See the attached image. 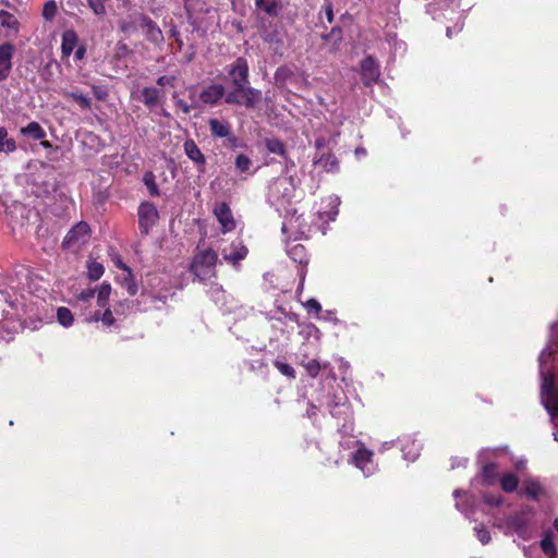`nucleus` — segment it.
Here are the masks:
<instances>
[{"mask_svg": "<svg viewBox=\"0 0 558 558\" xmlns=\"http://www.w3.org/2000/svg\"><path fill=\"white\" fill-rule=\"evenodd\" d=\"M101 314L100 311H96L89 318V322H101Z\"/></svg>", "mask_w": 558, "mask_h": 558, "instance_id": "nucleus-60", "label": "nucleus"}, {"mask_svg": "<svg viewBox=\"0 0 558 558\" xmlns=\"http://www.w3.org/2000/svg\"><path fill=\"white\" fill-rule=\"evenodd\" d=\"M482 476L486 483H492L496 477V470L493 464H487L483 468Z\"/></svg>", "mask_w": 558, "mask_h": 558, "instance_id": "nucleus-43", "label": "nucleus"}, {"mask_svg": "<svg viewBox=\"0 0 558 558\" xmlns=\"http://www.w3.org/2000/svg\"><path fill=\"white\" fill-rule=\"evenodd\" d=\"M128 292L130 295L134 296L137 293V286L135 282L131 281L128 283Z\"/></svg>", "mask_w": 558, "mask_h": 558, "instance_id": "nucleus-57", "label": "nucleus"}, {"mask_svg": "<svg viewBox=\"0 0 558 558\" xmlns=\"http://www.w3.org/2000/svg\"><path fill=\"white\" fill-rule=\"evenodd\" d=\"M118 266H119L121 269H123V270H126V271L131 272V269H130L126 265H124V264H122V263H121V264H119Z\"/></svg>", "mask_w": 558, "mask_h": 558, "instance_id": "nucleus-62", "label": "nucleus"}, {"mask_svg": "<svg viewBox=\"0 0 558 558\" xmlns=\"http://www.w3.org/2000/svg\"><path fill=\"white\" fill-rule=\"evenodd\" d=\"M284 0H255L256 9L269 17H277L283 9Z\"/></svg>", "mask_w": 558, "mask_h": 558, "instance_id": "nucleus-14", "label": "nucleus"}, {"mask_svg": "<svg viewBox=\"0 0 558 558\" xmlns=\"http://www.w3.org/2000/svg\"><path fill=\"white\" fill-rule=\"evenodd\" d=\"M264 143H265L266 149L269 153L279 155L281 157H287V147H286V144L281 140L276 138V137H268V138H265Z\"/></svg>", "mask_w": 558, "mask_h": 558, "instance_id": "nucleus-21", "label": "nucleus"}, {"mask_svg": "<svg viewBox=\"0 0 558 558\" xmlns=\"http://www.w3.org/2000/svg\"><path fill=\"white\" fill-rule=\"evenodd\" d=\"M119 28L124 34H130L132 31L135 29V23L132 21L123 20L119 23Z\"/></svg>", "mask_w": 558, "mask_h": 558, "instance_id": "nucleus-49", "label": "nucleus"}, {"mask_svg": "<svg viewBox=\"0 0 558 558\" xmlns=\"http://www.w3.org/2000/svg\"><path fill=\"white\" fill-rule=\"evenodd\" d=\"M274 365L283 376L290 379H294L296 377L295 371L290 364L276 360Z\"/></svg>", "mask_w": 558, "mask_h": 558, "instance_id": "nucleus-36", "label": "nucleus"}, {"mask_svg": "<svg viewBox=\"0 0 558 558\" xmlns=\"http://www.w3.org/2000/svg\"><path fill=\"white\" fill-rule=\"evenodd\" d=\"M57 318H58V322L63 327H70L73 325V322H74L72 312L70 311V308H68L65 306H61L57 310Z\"/></svg>", "mask_w": 558, "mask_h": 558, "instance_id": "nucleus-30", "label": "nucleus"}, {"mask_svg": "<svg viewBox=\"0 0 558 558\" xmlns=\"http://www.w3.org/2000/svg\"><path fill=\"white\" fill-rule=\"evenodd\" d=\"M217 253L211 248L198 251L192 258L189 270L199 281L216 276Z\"/></svg>", "mask_w": 558, "mask_h": 558, "instance_id": "nucleus-2", "label": "nucleus"}, {"mask_svg": "<svg viewBox=\"0 0 558 558\" xmlns=\"http://www.w3.org/2000/svg\"><path fill=\"white\" fill-rule=\"evenodd\" d=\"M208 126L210 131V135L214 138H225L227 135H230L231 124L227 121H222L216 118H210L208 120Z\"/></svg>", "mask_w": 558, "mask_h": 558, "instance_id": "nucleus-15", "label": "nucleus"}, {"mask_svg": "<svg viewBox=\"0 0 558 558\" xmlns=\"http://www.w3.org/2000/svg\"><path fill=\"white\" fill-rule=\"evenodd\" d=\"M226 88L221 84H211L204 88L199 94V100L209 106H216L227 95Z\"/></svg>", "mask_w": 558, "mask_h": 558, "instance_id": "nucleus-10", "label": "nucleus"}, {"mask_svg": "<svg viewBox=\"0 0 558 558\" xmlns=\"http://www.w3.org/2000/svg\"><path fill=\"white\" fill-rule=\"evenodd\" d=\"M105 268L101 263L90 260L87 265V276L90 280L96 281L104 275Z\"/></svg>", "mask_w": 558, "mask_h": 558, "instance_id": "nucleus-29", "label": "nucleus"}, {"mask_svg": "<svg viewBox=\"0 0 558 558\" xmlns=\"http://www.w3.org/2000/svg\"><path fill=\"white\" fill-rule=\"evenodd\" d=\"M322 38L326 41L331 40L337 46L342 40V28L335 26L328 34H324Z\"/></svg>", "mask_w": 558, "mask_h": 558, "instance_id": "nucleus-39", "label": "nucleus"}, {"mask_svg": "<svg viewBox=\"0 0 558 558\" xmlns=\"http://www.w3.org/2000/svg\"><path fill=\"white\" fill-rule=\"evenodd\" d=\"M507 451H508V448L507 447H502V448L494 449L490 453H507Z\"/></svg>", "mask_w": 558, "mask_h": 558, "instance_id": "nucleus-61", "label": "nucleus"}, {"mask_svg": "<svg viewBox=\"0 0 558 558\" xmlns=\"http://www.w3.org/2000/svg\"><path fill=\"white\" fill-rule=\"evenodd\" d=\"M0 23L3 27L12 28L17 31L20 23L17 19L10 12L1 10L0 11Z\"/></svg>", "mask_w": 558, "mask_h": 558, "instance_id": "nucleus-31", "label": "nucleus"}, {"mask_svg": "<svg viewBox=\"0 0 558 558\" xmlns=\"http://www.w3.org/2000/svg\"><path fill=\"white\" fill-rule=\"evenodd\" d=\"M170 36L174 38L175 43L178 44V49L181 50L182 46H183V41L180 36V32L175 27H173L170 31Z\"/></svg>", "mask_w": 558, "mask_h": 558, "instance_id": "nucleus-50", "label": "nucleus"}, {"mask_svg": "<svg viewBox=\"0 0 558 558\" xmlns=\"http://www.w3.org/2000/svg\"><path fill=\"white\" fill-rule=\"evenodd\" d=\"M510 525L514 531L520 532L523 526V523L520 521L519 517H514L511 519Z\"/></svg>", "mask_w": 558, "mask_h": 558, "instance_id": "nucleus-52", "label": "nucleus"}, {"mask_svg": "<svg viewBox=\"0 0 558 558\" xmlns=\"http://www.w3.org/2000/svg\"><path fill=\"white\" fill-rule=\"evenodd\" d=\"M305 307L307 308L308 312L313 311L316 316H318L319 313L322 312V305L319 304V302L316 299H310L305 303Z\"/></svg>", "mask_w": 558, "mask_h": 558, "instance_id": "nucleus-48", "label": "nucleus"}, {"mask_svg": "<svg viewBox=\"0 0 558 558\" xmlns=\"http://www.w3.org/2000/svg\"><path fill=\"white\" fill-rule=\"evenodd\" d=\"M485 501L490 506H498L501 502L499 497H486Z\"/></svg>", "mask_w": 558, "mask_h": 558, "instance_id": "nucleus-58", "label": "nucleus"}, {"mask_svg": "<svg viewBox=\"0 0 558 558\" xmlns=\"http://www.w3.org/2000/svg\"><path fill=\"white\" fill-rule=\"evenodd\" d=\"M177 83V77L174 75H162L157 78V84L159 86L169 85L173 87Z\"/></svg>", "mask_w": 558, "mask_h": 558, "instance_id": "nucleus-47", "label": "nucleus"}, {"mask_svg": "<svg viewBox=\"0 0 558 558\" xmlns=\"http://www.w3.org/2000/svg\"><path fill=\"white\" fill-rule=\"evenodd\" d=\"M61 95L65 99H71V100L75 101L82 110H90L92 109V99L88 96H86L77 90H63L61 93Z\"/></svg>", "mask_w": 558, "mask_h": 558, "instance_id": "nucleus-16", "label": "nucleus"}, {"mask_svg": "<svg viewBox=\"0 0 558 558\" xmlns=\"http://www.w3.org/2000/svg\"><path fill=\"white\" fill-rule=\"evenodd\" d=\"M133 53V50L123 41H119L116 46L114 50V59L121 60L130 57Z\"/></svg>", "mask_w": 558, "mask_h": 558, "instance_id": "nucleus-38", "label": "nucleus"}, {"mask_svg": "<svg viewBox=\"0 0 558 558\" xmlns=\"http://www.w3.org/2000/svg\"><path fill=\"white\" fill-rule=\"evenodd\" d=\"M89 234L90 228L88 223L80 221L66 233L62 241V246L65 248H78L88 241Z\"/></svg>", "mask_w": 558, "mask_h": 558, "instance_id": "nucleus-5", "label": "nucleus"}, {"mask_svg": "<svg viewBox=\"0 0 558 558\" xmlns=\"http://www.w3.org/2000/svg\"><path fill=\"white\" fill-rule=\"evenodd\" d=\"M282 158L284 160L286 171H289L291 168L295 167V162L289 157L288 154H287V157H282Z\"/></svg>", "mask_w": 558, "mask_h": 558, "instance_id": "nucleus-56", "label": "nucleus"}, {"mask_svg": "<svg viewBox=\"0 0 558 558\" xmlns=\"http://www.w3.org/2000/svg\"><path fill=\"white\" fill-rule=\"evenodd\" d=\"M247 253L248 250L242 241H233L230 245V252L225 250L222 255L226 262L235 266L246 257Z\"/></svg>", "mask_w": 558, "mask_h": 558, "instance_id": "nucleus-12", "label": "nucleus"}, {"mask_svg": "<svg viewBox=\"0 0 558 558\" xmlns=\"http://www.w3.org/2000/svg\"><path fill=\"white\" fill-rule=\"evenodd\" d=\"M40 145L44 147V148H47V149H52L54 151H58L60 149L59 146H53L49 141L43 138L40 140Z\"/></svg>", "mask_w": 558, "mask_h": 558, "instance_id": "nucleus-55", "label": "nucleus"}, {"mask_svg": "<svg viewBox=\"0 0 558 558\" xmlns=\"http://www.w3.org/2000/svg\"><path fill=\"white\" fill-rule=\"evenodd\" d=\"M287 253L294 263H298L301 266V269L299 271V288H302L306 276L305 268L308 264L307 250L301 243H290L288 244Z\"/></svg>", "mask_w": 558, "mask_h": 558, "instance_id": "nucleus-6", "label": "nucleus"}, {"mask_svg": "<svg viewBox=\"0 0 558 558\" xmlns=\"http://www.w3.org/2000/svg\"><path fill=\"white\" fill-rule=\"evenodd\" d=\"M541 548L548 558H558L556 546L550 534H546L541 541Z\"/></svg>", "mask_w": 558, "mask_h": 558, "instance_id": "nucleus-28", "label": "nucleus"}, {"mask_svg": "<svg viewBox=\"0 0 558 558\" xmlns=\"http://www.w3.org/2000/svg\"><path fill=\"white\" fill-rule=\"evenodd\" d=\"M94 294H95V290L88 289L86 291L81 292L80 299L83 301H88L89 299H92L94 296Z\"/></svg>", "mask_w": 558, "mask_h": 558, "instance_id": "nucleus-54", "label": "nucleus"}, {"mask_svg": "<svg viewBox=\"0 0 558 558\" xmlns=\"http://www.w3.org/2000/svg\"><path fill=\"white\" fill-rule=\"evenodd\" d=\"M105 1L106 0H87V3L96 15H101L106 12Z\"/></svg>", "mask_w": 558, "mask_h": 558, "instance_id": "nucleus-42", "label": "nucleus"}, {"mask_svg": "<svg viewBox=\"0 0 558 558\" xmlns=\"http://www.w3.org/2000/svg\"><path fill=\"white\" fill-rule=\"evenodd\" d=\"M456 507L460 510V511H463L464 509L462 508L461 504L459 501L456 502Z\"/></svg>", "mask_w": 558, "mask_h": 558, "instance_id": "nucleus-64", "label": "nucleus"}, {"mask_svg": "<svg viewBox=\"0 0 558 558\" xmlns=\"http://www.w3.org/2000/svg\"><path fill=\"white\" fill-rule=\"evenodd\" d=\"M301 365L305 368L308 376L316 378L322 371V365L318 360L312 359L308 361H302Z\"/></svg>", "mask_w": 558, "mask_h": 558, "instance_id": "nucleus-33", "label": "nucleus"}, {"mask_svg": "<svg viewBox=\"0 0 558 558\" xmlns=\"http://www.w3.org/2000/svg\"><path fill=\"white\" fill-rule=\"evenodd\" d=\"M234 165L239 172L244 173L250 170L252 160L246 155L240 154L235 157Z\"/></svg>", "mask_w": 558, "mask_h": 558, "instance_id": "nucleus-34", "label": "nucleus"}, {"mask_svg": "<svg viewBox=\"0 0 558 558\" xmlns=\"http://www.w3.org/2000/svg\"><path fill=\"white\" fill-rule=\"evenodd\" d=\"M172 98H173L175 108L181 110L184 114L191 113V111L193 109H196L198 107L197 102L195 101V90H194V87H192L190 89V98L192 100L191 104H189L187 101H185L183 99H179L177 93H174L172 95Z\"/></svg>", "mask_w": 558, "mask_h": 558, "instance_id": "nucleus-19", "label": "nucleus"}, {"mask_svg": "<svg viewBox=\"0 0 558 558\" xmlns=\"http://www.w3.org/2000/svg\"><path fill=\"white\" fill-rule=\"evenodd\" d=\"M325 14H326V19H327L328 23H332V21H333V11H332L331 3H328L325 7Z\"/></svg>", "mask_w": 558, "mask_h": 558, "instance_id": "nucleus-53", "label": "nucleus"}, {"mask_svg": "<svg viewBox=\"0 0 558 558\" xmlns=\"http://www.w3.org/2000/svg\"><path fill=\"white\" fill-rule=\"evenodd\" d=\"M101 323L107 327L114 325L116 319L110 308L106 307L105 312L101 314Z\"/></svg>", "mask_w": 558, "mask_h": 558, "instance_id": "nucleus-46", "label": "nucleus"}, {"mask_svg": "<svg viewBox=\"0 0 558 558\" xmlns=\"http://www.w3.org/2000/svg\"><path fill=\"white\" fill-rule=\"evenodd\" d=\"M337 465H351L357 469L364 476L374 474L378 468V462L374 460V456H342L341 461L336 460Z\"/></svg>", "mask_w": 558, "mask_h": 558, "instance_id": "nucleus-4", "label": "nucleus"}, {"mask_svg": "<svg viewBox=\"0 0 558 558\" xmlns=\"http://www.w3.org/2000/svg\"><path fill=\"white\" fill-rule=\"evenodd\" d=\"M21 133L25 136H31L34 140H43L46 137L45 130L36 121H32L25 128H22Z\"/></svg>", "mask_w": 558, "mask_h": 558, "instance_id": "nucleus-22", "label": "nucleus"}, {"mask_svg": "<svg viewBox=\"0 0 558 558\" xmlns=\"http://www.w3.org/2000/svg\"><path fill=\"white\" fill-rule=\"evenodd\" d=\"M143 183L147 187L149 194L154 197L160 196V191L156 182V175L153 171H146L143 175Z\"/></svg>", "mask_w": 558, "mask_h": 558, "instance_id": "nucleus-27", "label": "nucleus"}, {"mask_svg": "<svg viewBox=\"0 0 558 558\" xmlns=\"http://www.w3.org/2000/svg\"><path fill=\"white\" fill-rule=\"evenodd\" d=\"M541 374L543 376L541 388L542 397L549 392L556 391L557 389L555 385V375L551 372H545L544 369L541 371Z\"/></svg>", "mask_w": 558, "mask_h": 558, "instance_id": "nucleus-26", "label": "nucleus"}, {"mask_svg": "<svg viewBox=\"0 0 558 558\" xmlns=\"http://www.w3.org/2000/svg\"><path fill=\"white\" fill-rule=\"evenodd\" d=\"M500 484L505 492L511 493L518 486V478L513 474H506L501 477Z\"/></svg>", "mask_w": 558, "mask_h": 558, "instance_id": "nucleus-35", "label": "nucleus"}, {"mask_svg": "<svg viewBox=\"0 0 558 558\" xmlns=\"http://www.w3.org/2000/svg\"><path fill=\"white\" fill-rule=\"evenodd\" d=\"M92 90L97 100L105 101L108 98V90L105 86L93 85Z\"/></svg>", "mask_w": 558, "mask_h": 558, "instance_id": "nucleus-44", "label": "nucleus"}, {"mask_svg": "<svg viewBox=\"0 0 558 558\" xmlns=\"http://www.w3.org/2000/svg\"><path fill=\"white\" fill-rule=\"evenodd\" d=\"M349 441L357 446V448L352 453H373L372 451L367 450L363 445H361L357 440L351 439Z\"/></svg>", "mask_w": 558, "mask_h": 558, "instance_id": "nucleus-51", "label": "nucleus"}, {"mask_svg": "<svg viewBox=\"0 0 558 558\" xmlns=\"http://www.w3.org/2000/svg\"><path fill=\"white\" fill-rule=\"evenodd\" d=\"M379 66L374 57L367 56L361 61V76L365 86H372L379 78Z\"/></svg>", "mask_w": 558, "mask_h": 558, "instance_id": "nucleus-8", "label": "nucleus"}, {"mask_svg": "<svg viewBox=\"0 0 558 558\" xmlns=\"http://www.w3.org/2000/svg\"><path fill=\"white\" fill-rule=\"evenodd\" d=\"M214 214L221 225V231L223 233L231 232L235 229L236 223L227 203L222 202L217 204L214 208Z\"/></svg>", "mask_w": 558, "mask_h": 558, "instance_id": "nucleus-9", "label": "nucleus"}, {"mask_svg": "<svg viewBox=\"0 0 558 558\" xmlns=\"http://www.w3.org/2000/svg\"><path fill=\"white\" fill-rule=\"evenodd\" d=\"M138 229L142 235H148L159 220V213L150 202H142L137 210Z\"/></svg>", "mask_w": 558, "mask_h": 558, "instance_id": "nucleus-3", "label": "nucleus"}, {"mask_svg": "<svg viewBox=\"0 0 558 558\" xmlns=\"http://www.w3.org/2000/svg\"><path fill=\"white\" fill-rule=\"evenodd\" d=\"M160 98V90L156 87H144L141 92L140 99L147 108L157 106Z\"/></svg>", "mask_w": 558, "mask_h": 558, "instance_id": "nucleus-17", "label": "nucleus"}, {"mask_svg": "<svg viewBox=\"0 0 558 558\" xmlns=\"http://www.w3.org/2000/svg\"><path fill=\"white\" fill-rule=\"evenodd\" d=\"M184 153L202 171L206 165V158L198 148L197 144L193 140H186L184 142Z\"/></svg>", "mask_w": 558, "mask_h": 558, "instance_id": "nucleus-13", "label": "nucleus"}, {"mask_svg": "<svg viewBox=\"0 0 558 558\" xmlns=\"http://www.w3.org/2000/svg\"><path fill=\"white\" fill-rule=\"evenodd\" d=\"M316 165L320 166L328 172L335 171L339 167L337 157L331 153L323 154L316 161Z\"/></svg>", "mask_w": 558, "mask_h": 558, "instance_id": "nucleus-23", "label": "nucleus"}, {"mask_svg": "<svg viewBox=\"0 0 558 558\" xmlns=\"http://www.w3.org/2000/svg\"><path fill=\"white\" fill-rule=\"evenodd\" d=\"M14 53V46L10 43L0 45V81L5 80L12 68V57Z\"/></svg>", "mask_w": 558, "mask_h": 558, "instance_id": "nucleus-11", "label": "nucleus"}, {"mask_svg": "<svg viewBox=\"0 0 558 558\" xmlns=\"http://www.w3.org/2000/svg\"><path fill=\"white\" fill-rule=\"evenodd\" d=\"M475 532H476V536L478 538V541L483 544V545H486L489 543L490 541V533L488 530H486L485 527L481 526V527H475Z\"/></svg>", "mask_w": 558, "mask_h": 558, "instance_id": "nucleus-45", "label": "nucleus"}, {"mask_svg": "<svg viewBox=\"0 0 558 558\" xmlns=\"http://www.w3.org/2000/svg\"><path fill=\"white\" fill-rule=\"evenodd\" d=\"M76 45H77V34L72 29L65 31L62 35V43H61L62 54L65 57L71 56V53L73 52Z\"/></svg>", "mask_w": 558, "mask_h": 558, "instance_id": "nucleus-18", "label": "nucleus"}, {"mask_svg": "<svg viewBox=\"0 0 558 558\" xmlns=\"http://www.w3.org/2000/svg\"><path fill=\"white\" fill-rule=\"evenodd\" d=\"M16 149L14 138L8 137V130L4 126L0 128V153H12Z\"/></svg>", "mask_w": 558, "mask_h": 558, "instance_id": "nucleus-25", "label": "nucleus"}, {"mask_svg": "<svg viewBox=\"0 0 558 558\" xmlns=\"http://www.w3.org/2000/svg\"><path fill=\"white\" fill-rule=\"evenodd\" d=\"M85 51H86L85 47H83V46L78 47L75 51V59L82 60L85 56Z\"/></svg>", "mask_w": 558, "mask_h": 558, "instance_id": "nucleus-59", "label": "nucleus"}, {"mask_svg": "<svg viewBox=\"0 0 558 558\" xmlns=\"http://www.w3.org/2000/svg\"><path fill=\"white\" fill-rule=\"evenodd\" d=\"M521 493L531 499H538L543 494V488L535 480H526L523 483Z\"/></svg>", "mask_w": 558, "mask_h": 558, "instance_id": "nucleus-20", "label": "nucleus"}, {"mask_svg": "<svg viewBox=\"0 0 558 558\" xmlns=\"http://www.w3.org/2000/svg\"><path fill=\"white\" fill-rule=\"evenodd\" d=\"M137 21L140 22L141 26L145 31V37L146 39L156 45L161 46L165 41L162 31L157 25L155 21H153L148 15L146 14H140L137 17Z\"/></svg>", "mask_w": 558, "mask_h": 558, "instance_id": "nucleus-7", "label": "nucleus"}, {"mask_svg": "<svg viewBox=\"0 0 558 558\" xmlns=\"http://www.w3.org/2000/svg\"><path fill=\"white\" fill-rule=\"evenodd\" d=\"M58 12V7L54 0L47 1L43 8V17L46 21H51Z\"/></svg>", "mask_w": 558, "mask_h": 558, "instance_id": "nucleus-37", "label": "nucleus"}, {"mask_svg": "<svg viewBox=\"0 0 558 558\" xmlns=\"http://www.w3.org/2000/svg\"><path fill=\"white\" fill-rule=\"evenodd\" d=\"M110 293L111 286L106 282L101 283L97 292V304L99 307H107Z\"/></svg>", "mask_w": 558, "mask_h": 558, "instance_id": "nucleus-32", "label": "nucleus"}, {"mask_svg": "<svg viewBox=\"0 0 558 558\" xmlns=\"http://www.w3.org/2000/svg\"><path fill=\"white\" fill-rule=\"evenodd\" d=\"M543 403L551 416H558V390L543 396Z\"/></svg>", "mask_w": 558, "mask_h": 558, "instance_id": "nucleus-24", "label": "nucleus"}, {"mask_svg": "<svg viewBox=\"0 0 558 558\" xmlns=\"http://www.w3.org/2000/svg\"><path fill=\"white\" fill-rule=\"evenodd\" d=\"M558 345H556V349H553L549 347L548 349H545L541 352L538 361L541 364V367L544 368L546 364H548L551 361V356L557 353Z\"/></svg>", "mask_w": 558, "mask_h": 558, "instance_id": "nucleus-40", "label": "nucleus"}, {"mask_svg": "<svg viewBox=\"0 0 558 558\" xmlns=\"http://www.w3.org/2000/svg\"><path fill=\"white\" fill-rule=\"evenodd\" d=\"M231 89L226 95V104L255 108L262 100V92L250 86V68L245 58L239 57L227 68Z\"/></svg>", "mask_w": 558, "mask_h": 558, "instance_id": "nucleus-1", "label": "nucleus"}, {"mask_svg": "<svg viewBox=\"0 0 558 558\" xmlns=\"http://www.w3.org/2000/svg\"><path fill=\"white\" fill-rule=\"evenodd\" d=\"M223 146L229 149H235L242 146L241 140L235 136L232 131L230 132V135H227L225 137Z\"/></svg>", "mask_w": 558, "mask_h": 558, "instance_id": "nucleus-41", "label": "nucleus"}, {"mask_svg": "<svg viewBox=\"0 0 558 558\" xmlns=\"http://www.w3.org/2000/svg\"><path fill=\"white\" fill-rule=\"evenodd\" d=\"M460 494H462V492H461V490H459V489H457V490H454L453 496H454L456 498H458V497L460 496Z\"/></svg>", "mask_w": 558, "mask_h": 558, "instance_id": "nucleus-63", "label": "nucleus"}]
</instances>
